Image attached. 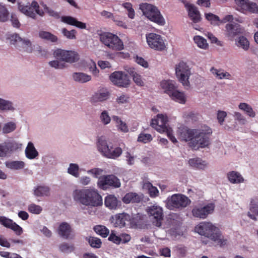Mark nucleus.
<instances>
[{
    "label": "nucleus",
    "instance_id": "1",
    "mask_svg": "<svg viewBox=\"0 0 258 258\" xmlns=\"http://www.w3.org/2000/svg\"><path fill=\"white\" fill-rule=\"evenodd\" d=\"M195 231L200 235L214 241L220 247H223L228 244V239L222 235L220 229L212 223L201 222L195 227Z\"/></svg>",
    "mask_w": 258,
    "mask_h": 258
},
{
    "label": "nucleus",
    "instance_id": "2",
    "mask_svg": "<svg viewBox=\"0 0 258 258\" xmlns=\"http://www.w3.org/2000/svg\"><path fill=\"white\" fill-rule=\"evenodd\" d=\"M75 201L88 207H98L102 205V198L94 189H77L73 193Z\"/></svg>",
    "mask_w": 258,
    "mask_h": 258
},
{
    "label": "nucleus",
    "instance_id": "3",
    "mask_svg": "<svg viewBox=\"0 0 258 258\" xmlns=\"http://www.w3.org/2000/svg\"><path fill=\"white\" fill-rule=\"evenodd\" d=\"M196 132L194 139L191 142H189V146L195 150L208 147L210 144L212 129L207 125H204L200 128L196 129Z\"/></svg>",
    "mask_w": 258,
    "mask_h": 258
},
{
    "label": "nucleus",
    "instance_id": "4",
    "mask_svg": "<svg viewBox=\"0 0 258 258\" xmlns=\"http://www.w3.org/2000/svg\"><path fill=\"white\" fill-rule=\"evenodd\" d=\"M97 147L99 152L104 157L110 159H116L122 153L119 147L113 148L111 143H108L103 137H99L97 140Z\"/></svg>",
    "mask_w": 258,
    "mask_h": 258
},
{
    "label": "nucleus",
    "instance_id": "5",
    "mask_svg": "<svg viewBox=\"0 0 258 258\" xmlns=\"http://www.w3.org/2000/svg\"><path fill=\"white\" fill-rule=\"evenodd\" d=\"M139 8L143 15L151 21L159 25H165V19L156 6L150 4L142 3L140 5Z\"/></svg>",
    "mask_w": 258,
    "mask_h": 258
},
{
    "label": "nucleus",
    "instance_id": "6",
    "mask_svg": "<svg viewBox=\"0 0 258 258\" xmlns=\"http://www.w3.org/2000/svg\"><path fill=\"white\" fill-rule=\"evenodd\" d=\"M100 41L109 48L120 51L124 48L122 41L116 35L110 32H104L100 34Z\"/></svg>",
    "mask_w": 258,
    "mask_h": 258
},
{
    "label": "nucleus",
    "instance_id": "7",
    "mask_svg": "<svg viewBox=\"0 0 258 258\" xmlns=\"http://www.w3.org/2000/svg\"><path fill=\"white\" fill-rule=\"evenodd\" d=\"M190 203L191 201L186 196L182 194H174L168 198L167 205L170 210L182 209L186 207Z\"/></svg>",
    "mask_w": 258,
    "mask_h": 258
},
{
    "label": "nucleus",
    "instance_id": "8",
    "mask_svg": "<svg viewBox=\"0 0 258 258\" xmlns=\"http://www.w3.org/2000/svg\"><path fill=\"white\" fill-rule=\"evenodd\" d=\"M175 74L179 81L182 83L184 86H189V77L190 75V71L187 64L180 61L175 67Z\"/></svg>",
    "mask_w": 258,
    "mask_h": 258
},
{
    "label": "nucleus",
    "instance_id": "9",
    "mask_svg": "<svg viewBox=\"0 0 258 258\" xmlns=\"http://www.w3.org/2000/svg\"><path fill=\"white\" fill-rule=\"evenodd\" d=\"M97 184L100 188L103 190L110 187L118 188L121 185L120 180L113 174L101 176L99 178Z\"/></svg>",
    "mask_w": 258,
    "mask_h": 258
},
{
    "label": "nucleus",
    "instance_id": "10",
    "mask_svg": "<svg viewBox=\"0 0 258 258\" xmlns=\"http://www.w3.org/2000/svg\"><path fill=\"white\" fill-rule=\"evenodd\" d=\"M147 212L153 224L157 227H160L164 216L162 208L157 205L151 206L148 207Z\"/></svg>",
    "mask_w": 258,
    "mask_h": 258
},
{
    "label": "nucleus",
    "instance_id": "11",
    "mask_svg": "<svg viewBox=\"0 0 258 258\" xmlns=\"http://www.w3.org/2000/svg\"><path fill=\"white\" fill-rule=\"evenodd\" d=\"M10 39L11 44L15 45L20 50L28 52H32V45L29 40L23 39L17 34L12 35Z\"/></svg>",
    "mask_w": 258,
    "mask_h": 258
},
{
    "label": "nucleus",
    "instance_id": "12",
    "mask_svg": "<svg viewBox=\"0 0 258 258\" xmlns=\"http://www.w3.org/2000/svg\"><path fill=\"white\" fill-rule=\"evenodd\" d=\"M53 55L57 59L67 62L73 63L79 59L78 54L72 50L58 49L54 52Z\"/></svg>",
    "mask_w": 258,
    "mask_h": 258
},
{
    "label": "nucleus",
    "instance_id": "13",
    "mask_svg": "<svg viewBox=\"0 0 258 258\" xmlns=\"http://www.w3.org/2000/svg\"><path fill=\"white\" fill-rule=\"evenodd\" d=\"M146 39L148 44L152 49L162 51L166 47L162 37L159 34L149 33L146 35Z\"/></svg>",
    "mask_w": 258,
    "mask_h": 258
},
{
    "label": "nucleus",
    "instance_id": "14",
    "mask_svg": "<svg viewBox=\"0 0 258 258\" xmlns=\"http://www.w3.org/2000/svg\"><path fill=\"white\" fill-rule=\"evenodd\" d=\"M110 81L114 85L118 87H127L130 84L128 76L121 71H115L109 77Z\"/></svg>",
    "mask_w": 258,
    "mask_h": 258
},
{
    "label": "nucleus",
    "instance_id": "15",
    "mask_svg": "<svg viewBox=\"0 0 258 258\" xmlns=\"http://www.w3.org/2000/svg\"><path fill=\"white\" fill-rule=\"evenodd\" d=\"M168 119L166 115L159 114L156 119H152L151 125L159 133L165 132L167 131Z\"/></svg>",
    "mask_w": 258,
    "mask_h": 258
},
{
    "label": "nucleus",
    "instance_id": "16",
    "mask_svg": "<svg viewBox=\"0 0 258 258\" xmlns=\"http://www.w3.org/2000/svg\"><path fill=\"white\" fill-rule=\"evenodd\" d=\"M238 9L244 12H248L252 13H258V6L256 3L250 2L249 0H234Z\"/></svg>",
    "mask_w": 258,
    "mask_h": 258
},
{
    "label": "nucleus",
    "instance_id": "17",
    "mask_svg": "<svg viewBox=\"0 0 258 258\" xmlns=\"http://www.w3.org/2000/svg\"><path fill=\"white\" fill-rule=\"evenodd\" d=\"M214 208L213 204H208L202 208H194L192 210V214L195 217L205 219L209 214L213 212Z\"/></svg>",
    "mask_w": 258,
    "mask_h": 258
},
{
    "label": "nucleus",
    "instance_id": "18",
    "mask_svg": "<svg viewBox=\"0 0 258 258\" xmlns=\"http://www.w3.org/2000/svg\"><path fill=\"white\" fill-rule=\"evenodd\" d=\"M0 223L4 227L14 231L17 235H20L23 232L22 227L11 219L4 216H1Z\"/></svg>",
    "mask_w": 258,
    "mask_h": 258
},
{
    "label": "nucleus",
    "instance_id": "19",
    "mask_svg": "<svg viewBox=\"0 0 258 258\" xmlns=\"http://www.w3.org/2000/svg\"><path fill=\"white\" fill-rule=\"evenodd\" d=\"M227 36L229 40H233L236 37L240 36L243 33V29L238 24H227L226 25Z\"/></svg>",
    "mask_w": 258,
    "mask_h": 258
},
{
    "label": "nucleus",
    "instance_id": "20",
    "mask_svg": "<svg viewBox=\"0 0 258 258\" xmlns=\"http://www.w3.org/2000/svg\"><path fill=\"white\" fill-rule=\"evenodd\" d=\"M185 7L188 11V16L193 22L196 23L201 21V17L200 12L194 5L186 3Z\"/></svg>",
    "mask_w": 258,
    "mask_h": 258
},
{
    "label": "nucleus",
    "instance_id": "21",
    "mask_svg": "<svg viewBox=\"0 0 258 258\" xmlns=\"http://www.w3.org/2000/svg\"><path fill=\"white\" fill-rule=\"evenodd\" d=\"M196 129H190L187 128H182L179 130L178 133L179 139L181 141H189L191 142L194 139Z\"/></svg>",
    "mask_w": 258,
    "mask_h": 258
},
{
    "label": "nucleus",
    "instance_id": "22",
    "mask_svg": "<svg viewBox=\"0 0 258 258\" xmlns=\"http://www.w3.org/2000/svg\"><path fill=\"white\" fill-rule=\"evenodd\" d=\"M61 21L65 24L75 26L79 29H86V23L79 21L76 18L72 16H62L61 17Z\"/></svg>",
    "mask_w": 258,
    "mask_h": 258
},
{
    "label": "nucleus",
    "instance_id": "23",
    "mask_svg": "<svg viewBox=\"0 0 258 258\" xmlns=\"http://www.w3.org/2000/svg\"><path fill=\"white\" fill-rule=\"evenodd\" d=\"M72 232V229L68 223L62 222L59 225L58 229V233L62 238L65 239L73 238L74 235L71 236Z\"/></svg>",
    "mask_w": 258,
    "mask_h": 258
},
{
    "label": "nucleus",
    "instance_id": "24",
    "mask_svg": "<svg viewBox=\"0 0 258 258\" xmlns=\"http://www.w3.org/2000/svg\"><path fill=\"white\" fill-rule=\"evenodd\" d=\"M131 219V217L128 214L122 213L117 214L115 216L114 225L116 227H123L125 226L126 222L130 221Z\"/></svg>",
    "mask_w": 258,
    "mask_h": 258
},
{
    "label": "nucleus",
    "instance_id": "25",
    "mask_svg": "<svg viewBox=\"0 0 258 258\" xmlns=\"http://www.w3.org/2000/svg\"><path fill=\"white\" fill-rule=\"evenodd\" d=\"M16 148V144L13 142H8L0 144V157H6Z\"/></svg>",
    "mask_w": 258,
    "mask_h": 258
},
{
    "label": "nucleus",
    "instance_id": "26",
    "mask_svg": "<svg viewBox=\"0 0 258 258\" xmlns=\"http://www.w3.org/2000/svg\"><path fill=\"white\" fill-rule=\"evenodd\" d=\"M161 87L164 90V92L169 96L177 89L175 83L171 80L162 81L161 82Z\"/></svg>",
    "mask_w": 258,
    "mask_h": 258
},
{
    "label": "nucleus",
    "instance_id": "27",
    "mask_svg": "<svg viewBox=\"0 0 258 258\" xmlns=\"http://www.w3.org/2000/svg\"><path fill=\"white\" fill-rule=\"evenodd\" d=\"M104 205L110 210H116L118 208V201L114 195H109L105 198Z\"/></svg>",
    "mask_w": 258,
    "mask_h": 258
},
{
    "label": "nucleus",
    "instance_id": "28",
    "mask_svg": "<svg viewBox=\"0 0 258 258\" xmlns=\"http://www.w3.org/2000/svg\"><path fill=\"white\" fill-rule=\"evenodd\" d=\"M140 200L139 196L137 193L132 192L126 194L122 199V202L125 204L138 203Z\"/></svg>",
    "mask_w": 258,
    "mask_h": 258
},
{
    "label": "nucleus",
    "instance_id": "29",
    "mask_svg": "<svg viewBox=\"0 0 258 258\" xmlns=\"http://www.w3.org/2000/svg\"><path fill=\"white\" fill-rule=\"evenodd\" d=\"M228 180L232 183H239L244 181L241 175L237 171H232L227 173Z\"/></svg>",
    "mask_w": 258,
    "mask_h": 258
},
{
    "label": "nucleus",
    "instance_id": "30",
    "mask_svg": "<svg viewBox=\"0 0 258 258\" xmlns=\"http://www.w3.org/2000/svg\"><path fill=\"white\" fill-rule=\"evenodd\" d=\"M25 154L26 157L29 159H33L38 155V152L31 142L28 143L25 149Z\"/></svg>",
    "mask_w": 258,
    "mask_h": 258
},
{
    "label": "nucleus",
    "instance_id": "31",
    "mask_svg": "<svg viewBox=\"0 0 258 258\" xmlns=\"http://www.w3.org/2000/svg\"><path fill=\"white\" fill-rule=\"evenodd\" d=\"M109 96V93L106 91H100L95 93L92 97L94 102H101L106 100Z\"/></svg>",
    "mask_w": 258,
    "mask_h": 258
},
{
    "label": "nucleus",
    "instance_id": "32",
    "mask_svg": "<svg viewBox=\"0 0 258 258\" xmlns=\"http://www.w3.org/2000/svg\"><path fill=\"white\" fill-rule=\"evenodd\" d=\"M170 97L173 100L181 104H184L186 102V97L184 93L179 91L177 89L171 94Z\"/></svg>",
    "mask_w": 258,
    "mask_h": 258
},
{
    "label": "nucleus",
    "instance_id": "33",
    "mask_svg": "<svg viewBox=\"0 0 258 258\" xmlns=\"http://www.w3.org/2000/svg\"><path fill=\"white\" fill-rule=\"evenodd\" d=\"M5 165L11 170H19L25 166V163L21 161H8L5 162Z\"/></svg>",
    "mask_w": 258,
    "mask_h": 258
},
{
    "label": "nucleus",
    "instance_id": "34",
    "mask_svg": "<svg viewBox=\"0 0 258 258\" xmlns=\"http://www.w3.org/2000/svg\"><path fill=\"white\" fill-rule=\"evenodd\" d=\"M18 9L22 13L26 15L35 19L36 16V14L33 12V8L30 7V6H24L21 4H18Z\"/></svg>",
    "mask_w": 258,
    "mask_h": 258
},
{
    "label": "nucleus",
    "instance_id": "35",
    "mask_svg": "<svg viewBox=\"0 0 258 258\" xmlns=\"http://www.w3.org/2000/svg\"><path fill=\"white\" fill-rule=\"evenodd\" d=\"M73 78L76 81L81 83H84L91 80V77L83 73H74Z\"/></svg>",
    "mask_w": 258,
    "mask_h": 258
},
{
    "label": "nucleus",
    "instance_id": "36",
    "mask_svg": "<svg viewBox=\"0 0 258 258\" xmlns=\"http://www.w3.org/2000/svg\"><path fill=\"white\" fill-rule=\"evenodd\" d=\"M235 44L239 47H241L244 50H247L249 48V42L247 39L243 36H238L235 39Z\"/></svg>",
    "mask_w": 258,
    "mask_h": 258
},
{
    "label": "nucleus",
    "instance_id": "37",
    "mask_svg": "<svg viewBox=\"0 0 258 258\" xmlns=\"http://www.w3.org/2000/svg\"><path fill=\"white\" fill-rule=\"evenodd\" d=\"M50 189L46 186H38L34 189V194L37 197L47 196L49 194Z\"/></svg>",
    "mask_w": 258,
    "mask_h": 258
},
{
    "label": "nucleus",
    "instance_id": "38",
    "mask_svg": "<svg viewBox=\"0 0 258 258\" xmlns=\"http://www.w3.org/2000/svg\"><path fill=\"white\" fill-rule=\"evenodd\" d=\"M247 215L250 219L254 221L256 220V216H258V209L253 200L250 202L249 212H248Z\"/></svg>",
    "mask_w": 258,
    "mask_h": 258
},
{
    "label": "nucleus",
    "instance_id": "39",
    "mask_svg": "<svg viewBox=\"0 0 258 258\" xmlns=\"http://www.w3.org/2000/svg\"><path fill=\"white\" fill-rule=\"evenodd\" d=\"M94 231L102 237H106L109 233V230L105 226L98 225L94 227Z\"/></svg>",
    "mask_w": 258,
    "mask_h": 258
},
{
    "label": "nucleus",
    "instance_id": "40",
    "mask_svg": "<svg viewBox=\"0 0 258 258\" xmlns=\"http://www.w3.org/2000/svg\"><path fill=\"white\" fill-rule=\"evenodd\" d=\"M238 107L240 109L244 111L249 116L251 117H254L255 116V112L249 104L246 103H240Z\"/></svg>",
    "mask_w": 258,
    "mask_h": 258
},
{
    "label": "nucleus",
    "instance_id": "41",
    "mask_svg": "<svg viewBox=\"0 0 258 258\" xmlns=\"http://www.w3.org/2000/svg\"><path fill=\"white\" fill-rule=\"evenodd\" d=\"M188 163L191 166L200 169H202L206 165L205 161H203L199 158L190 159Z\"/></svg>",
    "mask_w": 258,
    "mask_h": 258
},
{
    "label": "nucleus",
    "instance_id": "42",
    "mask_svg": "<svg viewBox=\"0 0 258 258\" xmlns=\"http://www.w3.org/2000/svg\"><path fill=\"white\" fill-rule=\"evenodd\" d=\"M39 36L41 38L50 41L52 42H55L57 41V37L55 35L47 31H40Z\"/></svg>",
    "mask_w": 258,
    "mask_h": 258
},
{
    "label": "nucleus",
    "instance_id": "43",
    "mask_svg": "<svg viewBox=\"0 0 258 258\" xmlns=\"http://www.w3.org/2000/svg\"><path fill=\"white\" fill-rule=\"evenodd\" d=\"M194 41L198 46L203 49H206L208 47L207 40L200 36H196L194 38Z\"/></svg>",
    "mask_w": 258,
    "mask_h": 258
},
{
    "label": "nucleus",
    "instance_id": "44",
    "mask_svg": "<svg viewBox=\"0 0 258 258\" xmlns=\"http://www.w3.org/2000/svg\"><path fill=\"white\" fill-rule=\"evenodd\" d=\"M79 167L78 164L75 163H71L68 169V172L75 177L79 176Z\"/></svg>",
    "mask_w": 258,
    "mask_h": 258
},
{
    "label": "nucleus",
    "instance_id": "45",
    "mask_svg": "<svg viewBox=\"0 0 258 258\" xmlns=\"http://www.w3.org/2000/svg\"><path fill=\"white\" fill-rule=\"evenodd\" d=\"M9 13L7 8L0 3V21L6 22L9 19Z\"/></svg>",
    "mask_w": 258,
    "mask_h": 258
},
{
    "label": "nucleus",
    "instance_id": "46",
    "mask_svg": "<svg viewBox=\"0 0 258 258\" xmlns=\"http://www.w3.org/2000/svg\"><path fill=\"white\" fill-rule=\"evenodd\" d=\"M145 186L148 187L149 194L151 198H155L159 195V190L155 186H153L152 184L148 182L145 184Z\"/></svg>",
    "mask_w": 258,
    "mask_h": 258
},
{
    "label": "nucleus",
    "instance_id": "47",
    "mask_svg": "<svg viewBox=\"0 0 258 258\" xmlns=\"http://www.w3.org/2000/svg\"><path fill=\"white\" fill-rule=\"evenodd\" d=\"M122 6L127 11L128 17L131 19H134L135 16V12L133 8V5L130 3H125Z\"/></svg>",
    "mask_w": 258,
    "mask_h": 258
},
{
    "label": "nucleus",
    "instance_id": "48",
    "mask_svg": "<svg viewBox=\"0 0 258 258\" xmlns=\"http://www.w3.org/2000/svg\"><path fill=\"white\" fill-rule=\"evenodd\" d=\"M61 32L63 35L68 39H75L76 38V34L77 31L75 29L69 31L66 28H63L61 30Z\"/></svg>",
    "mask_w": 258,
    "mask_h": 258
},
{
    "label": "nucleus",
    "instance_id": "49",
    "mask_svg": "<svg viewBox=\"0 0 258 258\" xmlns=\"http://www.w3.org/2000/svg\"><path fill=\"white\" fill-rule=\"evenodd\" d=\"M152 136L149 134L141 133L139 135L138 141L144 143H147L152 140Z\"/></svg>",
    "mask_w": 258,
    "mask_h": 258
},
{
    "label": "nucleus",
    "instance_id": "50",
    "mask_svg": "<svg viewBox=\"0 0 258 258\" xmlns=\"http://www.w3.org/2000/svg\"><path fill=\"white\" fill-rule=\"evenodd\" d=\"M28 210L30 213L34 214H39L42 211V209L39 205H37L34 204H32L29 205Z\"/></svg>",
    "mask_w": 258,
    "mask_h": 258
},
{
    "label": "nucleus",
    "instance_id": "51",
    "mask_svg": "<svg viewBox=\"0 0 258 258\" xmlns=\"http://www.w3.org/2000/svg\"><path fill=\"white\" fill-rule=\"evenodd\" d=\"M13 109L12 103L9 101L0 98V110H7Z\"/></svg>",
    "mask_w": 258,
    "mask_h": 258
},
{
    "label": "nucleus",
    "instance_id": "52",
    "mask_svg": "<svg viewBox=\"0 0 258 258\" xmlns=\"http://www.w3.org/2000/svg\"><path fill=\"white\" fill-rule=\"evenodd\" d=\"M89 243L91 246L94 248H100L102 242L101 240L97 237H90L89 239Z\"/></svg>",
    "mask_w": 258,
    "mask_h": 258
},
{
    "label": "nucleus",
    "instance_id": "53",
    "mask_svg": "<svg viewBox=\"0 0 258 258\" xmlns=\"http://www.w3.org/2000/svg\"><path fill=\"white\" fill-rule=\"evenodd\" d=\"M60 251L63 252H71L74 251L75 247L73 245H69L67 243H63L59 245Z\"/></svg>",
    "mask_w": 258,
    "mask_h": 258
},
{
    "label": "nucleus",
    "instance_id": "54",
    "mask_svg": "<svg viewBox=\"0 0 258 258\" xmlns=\"http://www.w3.org/2000/svg\"><path fill=\"white\" fill-rule=\"evenodd\" d=\"M49 64L52 68L56 69H62L66 67L65 62L59 61L58 60L50 61Z\"/></svg>",
    "mask_w": 258,
    "mask_h": 258
},
{
    "label": "nucleus",
    "instance_id": "55",
    "mask_svg": "<svg viewBox=\"0 0 258 258\" xmlns=\"http://www.w3.org/2000/svg\"><path fill=\"white\" fill-rule=\"evenodd\" d=\"M100 118L102 122L105 125L109 123L111 120V118L109 116L107 111L106 110L103 111L101 113Z\"/></svg>",
    "mask_w": 258,
    "mask_h": 258
},
{
    "label": "nucleus",
    "instance_id": "56",
    "mask_svg": "<svg viewBox=\"0 0 258 258\" xmlns=\"http://www.w3.org/2000/svg\"><path fill=\"white\" fill-rule=\"evenodd\" d=\"M16 128V124L14 122H8L4 125L3 127V132L5 133H10Z\"/></svg>",
    "mask_w": 258,
    "mask_h": 258
},
{
    "label": "nucleus",
    "instance_id": "57",
    "mask_svg": "<svg viewBox=\"0 0 258 258\" xmlns=\"http://www.w3.org/2000/svg\"><path fill=\"white\" fill-rule=\"evenodd\" d=\"M30 7H32L33 8V12H34L35 14L36 13L41 16H42L44 15V12L43 10H40L39 6L37 2H36V1H33Z\"/></svg>",
    "mask_w": 258,
    "mask_h": 258
},
{
    "label": "nucleus",
    "instance_id": "58",
    "mask_svg": "<svg viewBox=\"0 0 258 258\" xmlns=\"http://www.w3.org/2000/svg\"><path fill=\"white\" fill-rule=\"evenodd\" d=\"M108 240L117 244H120L121 242L120 237L116 235V234L114 233L113 231H111V233L108 237Z\"/></svg>",
    "mask_w": 258,
    "mask_h": 258
},
{
    "label": "nucleus",
    "instance_id": "59",
    "mask_svg": "<svg viewBox=\"0 0 258 258\" xmlns=\"http://www.w3.org/2000/svg\"><path fill=\"white\" fill-rule=\"evenodd\" d=\"M227 116V113L224 111L219 110L217 112V119L218 122L222 125L224 120L225 118Z\"/></svg>",
    "mask_w": 258,
    "mask_h": 258
},
{
    "label": "nucleus",
    "instance_id": "60",
    "mask_svg": "<svg viewBox=\"0 0 258 258\" xmlns=\"http://www.w3.org/2000/svg\"><path fill=\"white\" fill-rule=\"evenodd\" d=\"M234 116L235 119L237 120L241 124H244L246 122L245 117L239 112H235Z\"/></svg>",
    "mask_w": 258,
    "mask_h": 258
},
{
    "label": "nucleus",
    "instance_id": "61",
    "mask_svg": "<svg viewBox=\"0 0 258 258\" xmlns=\"http://www.w3.org/2000/svg\"><path fill=\"white\" fill-rule=\"evenodd\" d=\"M128 100L129 97L127 95L122 94L116 98V101L118 104H123L128 102Z\"/></svg>",
    "mask_w": 258,
    "mask_h": 258
},
{
    "label": "nucleus",
    "instance_id": "62",
    "mask_svg": "<svg viewBox=\"0 0 258 258\" xmlns=\"http://www.w3.org/2000/svg\"><path fill=\"white\" fill-rule=\"evenodd\" d=\"M44 9H45V11L46 12V13H47L50 16H52L56 19H58L59 18V15L57 12L50 9L49 8L47 7V6H45L44 7Z\"/></svg>",
    "mask_w": 258,
    "mask_h": 258
},
{
    "label": "nucleus",
    "instance_id": "63",
    "mask_svg": "<svg viewBox=\"0 0 258 258\" xmlns=\"http://www.w3.org/2000/svg\"><path fill=\"white\" fill-rule=\"evenodd\" d=\"M112 20L117 26L123 27L124 28H126V25H125V23L121 21L118 16H114V17H112Z\"/></svg>",
    "mask_w": 258,
    "mask_h": 258
},
{
    "label": "nucleus",
    "instance_id": "64",
    "mask_svg": "<svg viewBox=\"0 0 258 258\" xmlns=\"http://www.w3.org/2000/svg\"><path fill=\"white\" fill-rule=\"evenodd\" d=\"M205 17L209 21L216 22L219 21V18L212 13L205 14Z\"/></svg>",
    "mask_w": 258,
    "mask_h": 258
}]
</instances>
